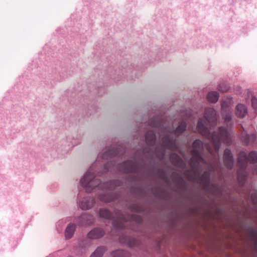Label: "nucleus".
<instances>
[{
  "instance_id": "b1692460",
  "label": "nucleus",
  "mask_w": 257,
  "mask_h": 257,
  "mask_svg": "<svg viewBox=\"0 0 257 257\" xmlns=\"http://www.w3.org/2000/svg\"><path fill=\"white\" fill-rule=\"evenodd\" d=\"M251 238L254 243V246L255 250L257 251V232L254 229L250 230Z\"/></svg>"
},
{
  "instance_id": "a878e982",
  "label": "nucleus",
  "mask_w": 257,
  "mask_h": 257,
  "mask_svg": "<svg viewBox=\"0 0 257 257\" xmlns=\"http://www.w3.org/2000/svg\"><path fill=\"white\" fill-rule=\"evenodd\" d=\"M228 85L225 82L220 83L218 86V89L221 92H226L229 89Z\"/></svg>"
},
{
  "instance_id": "393cba45",
  "label": "nucleus",
  "mask_w": 257,
  "mask_h": 257,
  "mask_svg": "<svg viewBox=\"0 0 257 257\" xmlns=\"http://www.w3.org/2000/svg\"><path fill=\"white\" fill-rule=\"evenodd\" d=\"M247 162L248 161L254 162V163H257V153L254 151L251 152L249 155L248 157H247Z\"/></svg>"
},
{
  "instance_id": "473e14b6",
  "label": "nucleus",
  "mask_w": 257,
  "mask_h": 257,
  "mask_svg": "<svg viewBox=\"0 0 257 257\" xmlns=\"http://www.w3.org/2000/svg\"><path fill=\"white\" fill-rule=\"evenodd\" d=\"M150 125L152 126H157V124L155 122V123H153L152 122H150Z\"/></svg>"
},
{
  "instance_id": "20e7f679",
  "label": "nucleus",
  "mask_w": 257,
  "mask_h": 257,
  "mask_svg": "<svg viewBox=\"0 0 257 257\" xmlns=\"http://www.w3.org/2000/svg\"><path fill=\"white\" fill-rule=\"evenodd\" d=\"M233 104L231 98H226L221 102V114L222 118L225 123L229 122L231 119V112L230 107Z\"/></svg>"
},
{
  "instance_id": "4be33fe9",
  "label": "nucleus",
  "mask_w": 257,
  "mask_h": 257,
  "mask_svg": "<svg viewBox=\"0 0 257 257\" xmlns=\"http://www.w3.org/2000/svg\"><path fill=\"white\" fill-rule=\"evenodd\" d=\"M105 251L103 247H98L90 257H102Z\"/></svg>"
},
{
  "instance_id": "7ed1b4c3",
  "label": "nucleus",
  "mask_w": 257,
  "mask_h": 257,
  "mask_svg": "<svg viewBox=\"0 0 257 257\" xmlns=\"http://www.w3.org/2000/svg\"><path fill=\"white\" fill-rule=\"evenodd\" d=\"M113 226L118 228H122L125 227L124 222L128 220L135 221L138 223H140L142 221L141 217L138 215H132L124 217L119 212L115 213V216L113 217Z\"/></svg>"
},
{
  "instance_id": "1a4fd4ad",
  "label": "nucleus",
  "mask_w": 257,
  "mask_h": 257,
  "mask_svg": "<svg viewBox=\"0 0 257 257\" xmlns=\"http://www.w3.org/2000/svg\"><path fill=\"white\" fill-rule=\"evenodd\" d=\"M247 112L246 106L242 103H238L235 107V115L239 118L244 117Z\"/></svg>"
},
{
  "instance_id": "dca6fc26",
  "label": "nucleus",
  "mask_w": 257,
  "mask_h": 257,
  "mask_svg": "<svg viewBox=\"0 0 257 257\" xmlns=\"http://www.w3.org/2000/svg\"><path fill=\"white\" fill-rule=\"evenodd\" d=\"M201 181L205 188H207L210 185V174L208 172H204L201 178Z\"/></svg>"
},
{
  "instance_id": "ea45409f",
  "label": "nucleus",
  "mask_w": 257,
  "mask_h": 257,
  "mask_svg": "<svg viewBox=\"0 0 257 257\" xmlns=\"http://www.w3.org/2000/svg\"><path fill=\"white\" fill-rule=\"evenodd\" d=\"M169 146V147H172V146L169 145V146Z\"/></svg>"
},
{
  "instance_id": "412c9836",
  "label": "nucleus",
  "mask_w": 257,
  "mask_h": 257,
  "mask_svg": "<svg viewBox=\"0 0 257 257\" xmlns=\"http://www.w3.org/2000/svg\"><path fill=\"white\" fill-rule=\"evenodd\" d=\"M100 217L106 219H110L112 217L111 213L107 209H101L99 210Z\"/></svg>"
},
{
  "instance_id": "bb28decb",
  "label": "nucleus",
  "mask_w": 257,
  "mask_h": 257,
  "mask_svg": "<svg viewBox=\"0 0 257 257\" xmlns=\"http://www.w3.org/2000/svg\"><path fill=\"white\" fill-rule=\"evenodd\" d=\"M120 185V182L118 180H115L113 181H111L109 183H107L106 184L107 187H108V189H112L113 187L119 186Z\"/></svg>"
},
{
  "instance_id": "f3484780",
  "label": "nucleus",
  "mask_w": 257,
  "mask_h": 257,
  "mask_svg": "<svg viewBox=\"0 0 257 257\" xmlns=\"http://www.w3.org/2000/svg\"><path fill=\"white\" fill-rule=\"evenodd\" d=\"M113 257H129L130 254L126 251L118 249L111 252Z\"/></svg>"
},
{
  "instance_id": "9d476101",
  "label": "nucleus",
  "mask_w": 257,
  "mask_h": 257,
  "mask_svg": "<svg viewBox=\"0 0 257 257\" xmlns=\"http://www.w3.org/2000/svg\"><path fill=\"white\" fill-rule=\"evenodd\" d=\"M104 234V231L100 228H95L90 231L88 234V237L91 239L100 238Z\"/></svg>"
},
{
  "instance_id": "c9c22d12",
  "label": "nucleus",
  "mask_w": 257,
  "mask_h": 257,
  "mask_svg": "<svg viewBox=\"0 0 257 257\" xmlns=\"http://www.w3.org/2000/svg\"><path fill=\"white\" fill-rule=\"evenodd\" d=\"M96 185H97L96 184L95 185V186H93V188H94V187L96 186Z\"/></svg>"
},
{
  "instance_id": "39448f33",
  "label": "nucleus",
  "mask_w": 257,
  "mask_h": 257,
  "mask_svg": "<svg viewBox=\"0 0 257 257\" xmlns=\"http://www.w3.org/2000/svg\"><path fill=\"white\" fill-rule=\"evenodd\" d=\"M119 171L127 173L135 172L137 170V166L136 163L130 161L123 162L118 166Z\"/></svg>"
},
{
  "instance_id": "f704fd0d",
  "label": "nucleus",
  "mask_w": 257,
  "mask_h": 257,
  "mask_svg": "<svg viewBox=\"0 0 257 257\" xmlns=\"http://www.w3.org/2000/svg\"><path fill=\"white\" fill-rule=\"evenodd\" d=\"M100 199L101 200H102L104 201H107L106 200H105L103 199H102L100 196Z\"/></svg>"
},
{
  "instance_id": "4468645a",
  "label": "nucleus",
  "mask_w": 257,
  "mask_h": 257,
  "mask_svg": "<svg viewBox=\"0 0 257 257\" xmlns=\"http://www.w3.org/2000/svg\"><path fill=\"white\" fill-rule=\"evenodd\" d=\"M120 241L122 242L126 243V244L130 247L136 246L139 244V241L134 238L126 237L124 240H122V238L120 239Z\"/></svg>"
},
{
  "instance_id": "2eb2a0df",
  "label": "nucleus",
  "mask_w": 257,
  "mask_h": 257,
  "mask_svg": "<svg viewBox=\"0 0 257 257\" xmlns=\"http://www.w3.org/2000/svg\"><path fill=\"white\" fill-rule=\"evenodd\" d=\"M75 230V225L73 223H70L65 230V237L67 239L71 238L73 235L74 232Z\"/></svg>"
},
{
  "instance_id": "5701e85b",
  "label": "nucleus",
  "mask_w": 257,
  "mask_h": 257,
  "mask_svg": "<svg viewBox=\"0 0 257 257\" xmlns=\"http://www.w3.org/2000/svg\"><path fill=\"white\" fill-rule=\"evenodd\" d=\"M156 139L154 132L152 131L148 132L146 135L145 140L147 143L153 142Z\"/></svg>"
},
{
  "instance_id": "aec40b11",
  "label": "nucleus",
  "mask_w": 257,
  "mask_h": 257,
  "mask_svg": "<svg viewBox=\"0 0 257 257\" xmlns=\"http://www.w3.org/2000/svg\"><path fill=\"white\" fill-rule=\"evenodd\" d=\"M186 123L184 121H181L179 122V125L174 130V132L176 135H179L180 134L183 132L186 129Z\"/></svg>"
},
{
  "instance_id": "423d86ee",
  "label": "nucleus",
  "mask_w": 257,
  "mask_h": 257,
  "mask_svg": "<svg viewBox=\"0 0 257 257\" xmlns=\"http://www.w3.org/2000/svg\"><path fill=\"white\" fill-rule=\"evenodd\" d=\"M191 153L193 157L190 160V164L192 169H195L198 166L199 162L203 161V159L201 157L200 152L197 148H193L191 151Z\"/></svg>"
},
{
  "instance_id": "ddd939ff",
  "label": "nucleus",
  "mask_w": 257,
  "mask_h": 257,
  "mask_svg": "<svg viewBox=\"0 0 257 257\" xmlns=\"http://www.w3.org/2000/svg\"><path fill=\"white\" fill-rule=\"evenodd\" d=\"M94 202L92 198H84L81 203L80 207L83 210H87L91 208Z\"/></svg>"
},
{
  "instance_id": "72a5a7b5",
  "label": "nucleus",
  "mask_w": 257,
  "mask_h": 257,
  "mask_svg": "<svg viewBox=\"0 0 257 257\" xmlns=\"http://www.w3.org/2000/svg\"><path fill=\"white\" fill-rule=\"evenodd\" d=\"M165 154L163 152L161 156H159V157L161 159L163 158V156H164Z\"/></svg>"
},
{
  "instance_id": "c85d7f7f",
  "label": "nucleus",
  "mask_w": 257,
  "mask_h": 257,
  "mask_svg": "<svg viewBox=\"0 0 257 257\" xmlns=\"http://www.w3.org/2000/svg\"><path fill=\"white\" fill-rule=\"evenodd\" d=\"M252 105L255 111H257V98L253 97L251 99Z\"/></svg>"
},
{
  "instance_id": "9b49d317",
  "label": "nucleus",
  "mask_w": 257,
  "mask_h": 257,
  "mask_svg": "<svg viewBox=\"0 0 257 257\" xmlns=\"http://www.w3.org/2000/svg\"><path fill=\"white\" fill-rule=\"evenodd\" d=\"M94 178V175L91 172H87L83 178V181L84 183V185L86 187V190L87 191H89V189L88 187H91V185L90 184V183L92 181H96V180H93Z\"/></svg>"
},
{
  "instance_id": "7c9ffc66",
  "label": "nucleus",
  "mask_w": 257,
  "mask_h": 257,
  "mask_svg": "<svg viewBox=\"0 0 257 257\" xmlns=\"http://www.w3.org/2000/svg\"><path fill=\"white\" fill-rule=\"evenodd\" d=\"M202 142H201V141L199 140H195L193 144L192 145H202Z\"/></svg>"
},
{
  "instance_id": "58836bf2",
  "label": "nucleus",
  "mask_w": 257,
  "mask_h": 257,
  "mask_svg": "<svg viewBox=\"0 0 257 257\" xmlns=\"http://www.w3.org/2000/svg\"><path fill=\"white\" fill-rule=\"evenodd\" d=\"M99 182V181H97V184H98Z\"/></svg>"
},
{
  "instance_id": "0eeeda50",
  "label": "nucleus",
  "mask_w": 257,
  "mask_h": 257,
  "mask_svg": "<svg viewBox=\"0 0 257 257\" xmlns=\"http://www.w3.org/2000/svg\"><path fill=\"white\" fill-rule=\"evenodd\" d=\"M223 160L225 166L228 168L231 169L233 165V158L229 149H226L224 150Z\"/></svg>"
},
{
  "instance_id": "c756f323",
  "label": "nucleus",
  "mask_w": 257,
  "mask_h": 257,
  "mask_svg": "<svg viewBox=\"0 0 257 257\" xmlns=\"http://www.w3.org/2000/svg\"><path fill=\"white\" fill-rule=\"evenodd\" d=\"M251 199L254 204H257V194H252Z\"/></svg>"
},
{
  "instance_id": "6ab92c4d",
  "label": "nucleus",
  "mask_w": 257,
  "mask_h": 257,
  "mask_svg": "<svg viewBox=\"0 0 257 257\" xmlns=\"http://www.w3.org/2000/svg\"><path fill=\"white\" fill-rule=\"evenodd\" d=\"M82 221L87 224L92 223L93 222V217L88 214H84L81 216Z\"/></svg>"
},
{
  "instance_id": "f03ea898",
  "label": "nucleus",
  "mask_w": 257,
  "mask_h": 257,
  "mask_svg": "<svg viewBox=\"0 0 257 257\" xmlns=\"http://www.w3.org/2000/svg\"><path fill=\"white\" fill-rule=\"evenodd\" d=\"M237 164L239 167L238 172V181L240 185H242L245 182L246 176L245 169L247 165V158L244 152H241L238 154Z\"/></svg>"
},
{
  "instance_id": "6e6552de",
  "label": "nucleus",
  "mask_w": 257,
  "mask_h": 257,
  "mask_svg": "<svg viewBox=\"0 0 257 257\" xmlns=\"http://www.w3.org/2000/svg\"><path fill=\"white\" fill-rule=\"evenodd\" d=\"M160 139L162 141L164 145H168V143H172L174 139L172 136V133L168 132L166 129L163 131L160 136Z\"/></svg>"
},
{
  "instance_id": "2f4dec72",
  "label": "nucleus",
  "mask_w": 257,
  "mask_h": 257,
  "mask_svg": "<svg viewBox=\"0 0 257 257\" xmlns=\"http://www.w3.org/2000/svg\"><path fill=\"white\" fill-rule=\"evenodd\" d=\"M106 154H110V157H112L113 156H114L115 155H116V154L115 153H111V151H109V152H107V153H106Z\"/></svg>"
},
{
  "instance_id": "cd10ccee",
  "label": "nucleus",
  "mask_w": 257,
  "mask_h": 257,
  "mask_svg": "<svg viewBox=\"0 0 257 257\" xmlns=\"http://www.w3.org/2000/svg\"><path fill=\"white\" fill-rule=\"evenodd\" d=\"M131 210L134 212H140L142 211L141 208L138 205L134 204L131 206Z\"/></svg>"
},
{
  "instance_id": "f257e3e1",
  "label": "nucleus",
  "mask_w": 257,
  "mask_h": 257,
  "mask_svg": "<svg viewBox=\"0 0 257 257\" xmlns=\"http://www.w3.org/2000/svg\"><path fill=\"white\" fill-rule=\"evenodd\" d=\"M216 112L214 109H206L204 117L199 119L195 131L211 140L214 145L230 143L231 140V132L228 128L221 126L217 131L210 133L211 128L216 125Z\"/></svg>"
},
{
  "instance_id": "f8f14e48",
  "label": "nucleus",
  "mask_w": 257,
  "mask_h": 257,
  "mask_svg": "<svg viewBox=\"0 0 257 257\" xmlns=\"http://www.w3.org/2000/svg\"><path fill=\"white\" fill-rule=\"evenodd\" d=\"M170 160L172 163L179 167H183L184 163L180 157L176 154H172L170 155Z\"/></svg>"
},
{
  "instance_id": "e433bc0d",
  "label": "nucleus",
  "mask_w": 257,
  "mask_h": 257,
  "mask_svg": "<svg viewBox=\"0 0 257 257\" xmlns=\"http://www.w3.org/2000/svg\"><path fill=\"white\" fill-rule=\"evenodd\" d=\"M215 149L218 150V147H217H217H216V148H215Z\"/></svg>"
},
{
  "instance_id": "4c0bfd02",
  "label": "nucleus",
  "mask_w": 257,
  "mask_h": 257,
  "mask_svg": "<svg viewBox=\"0 0 257 257\" xmlns=\"http://www.w3.org/2000/svg\"><path fill=\"white\" fill-rule=\"evenodd\" d=\"M256 173L255 171H253V173Z\"/></svg>"
},
{
  "instance_id": "a211bd4d",
  "label": "nucleus",
  "mask_w": 257,
  "mask_h": 257,
  "mask_svg": "<svg viewBox=\"0 0 257 257\" xmlns=\"http://www.w3.org/2000/svg\"><path fill=\"white\" fill-rule=\"evenodd\" d=\"M219 98V94L216 91L209 92L207 95V99L210 102H216Z\"/></svg>"
}]
</instances>
